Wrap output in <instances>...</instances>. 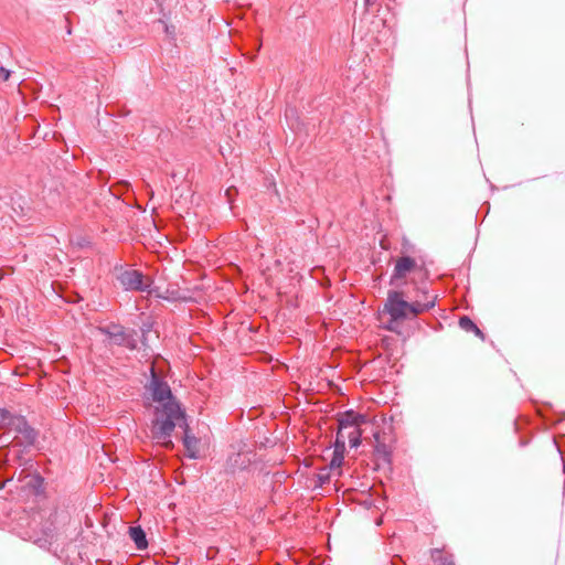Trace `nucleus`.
I'll return each instance as SVG.
<instances>
[{
    "label": "nucleus",
    "instance_id": "obj_3",
    "mask_svg": "<svg viewBox=\"0 0 565 565\" xmlns=\"http://www.w3.org/2000/svg\"><path fill=\"white\" fill-rule=\"evenodd\" d=\"M408 307L409 302L403 299V292L390 290L383 310L391 316L393 321H398L408 318Z\"/></svg>",
    "mask_w": 565,
    "mask_h": 565
},
{
    "label": "nucleus",
    "instance_id": "obj_23",
    "mask_svg": "<svg viewBox=\"0 0 565 565\" xmlns=\"http://www.w3.org/2000/svg\"><path fill=\"white\" fill-rule=\"evenodd\" d=\"M163 295H167V296H170V297H174V298H175V300H177V299H179V297H177V296L174 295V292H170V291H169V289H167V290H166V292H164Z\"/></svg>",
    "mask_w": 565,
    "mask_h": 565
},
{
    "label": "nucleus",
    "instance_id": "obj_24",
    "mask_svg": "<svg viewBox=\"0 0 565 565\" xmlns=\"http://www.w3.org/2000/svg\"><path fill=\"white\" fill-rule=\"evenodd\" d=\"M166 32H167L168 34H171V33H172L171 29H170L168 25H166Z\"/></svg>",
    "mask_w": 565,
    "mask_h": 565
},
{
    "label": "nucleus",
    "instance_id": "obj_10",
    "mask_svg": "<svg viewBox=\"0 0 565 565\" xmlns=\"http://www.w3.org/2000/svg\"><path fill=\"white\" fill-rule=\"evenodd\" d=\"M435 305H436V296L431 297L426 302L414 301V302L409 303L408 313H412L413 316H417L419 313L430 310L431 308L435 307Z\"/></svg>",
    "mask_w": 565,
    "mask_h": 565
},
{
    "label": "nucleus",
    "instance_id": "obj_1",
    "mask_svg": "<svg viewBox=\"0 0 565 565\" xmlns=\"http://www.w3.org/2000/svg\"><path fill=\"white\" fill-rule=\"evenodd\" d=\"M150 372L151 377L146 388L151 393L152 401L160 404L154 408V418L151 425L152 438L171 444L172 431L178 422L184 419V413L174 399L169 384L157 374L153 367Z\"/></svg>",
    "mask_w": 565,
    "mask_h": 565
},
{
    "label": "nucleus",
    "instance_id": "obj_19",
    "mask_svg": "<svg viewBox=\"0 0 565 565\" xmlns=\"http://www.w3.org/2000/svg\"><path fill=\"white\" fill-rule=\"evenodd\" d=\"M376 452L377 454H382L383 455V458L384 460L388 461L390 460V452L386 450V446L385 445H379L376 447Z\"/></svg>",
    "mask_w": 565,
    "mask_h": 565
},
{
    "label": "nucleus",
    "instance_id": "obj_8",
    "mask_svg": "<svg viewBox=\"0 0 565 565\" xmlns=\"http://www.w3.org/2000/svg\"><path fill=\"white\" fill-rule=\"evenodd\" d=\"M57 539V531L55 526L50 524L43 529L42 536L35 540V543L42 548H49Z\"/></svg>",
    "mask_w": 565,
    "mask_h": 565
},
{
    "label": "nucleus",
    "instance_id": "obj_15",
    "mask_svg": "<svg viewBox=\"0 0 565 565\" xmlns=\"http://www.w3.org/2000/svg\"><path fill=\"white\" fill-rule=\"evenodd\" d=\"M147 282H150V289L153 290L151 292H147L149 296H154L157 298L166 299V300H175L174 297L163 295L158 287L153 286V281L149 277L147 279Z\"/></svg>",
    "mask_w": 565,
    "mask_h": 565
},
{
    "label": "nucleus",
    "instance_id": "obj_22",
    "mask_svg": "<svg viewBox=\"0 0 565 565\" xmlns=\"http://www.w3.org/2000/svg\"><path fill=\"white\" fill-rule=\"evenodd\" d=\"M10 417V413L7 409L0 408V424L4 423Z\"/></svg>",
    "mask_w": 565,
    "mask_h": 565
},
{
    "label": "nucleus",
    "instance_id": "obj_14",
    "mask_svg": "<svg viewBox=\"0 0 565 565\" xmlns=\"http://www.w3.org/2000/svg\"><path fill=\"white\" fill-rule=\"evenodd\" d=\"M344 451H345V434L338 430L333 452L344 455Z\"/></svg>",
    "mask_w": 565,
    "mask_h": 565
},
{
    "label": "nucleus",
    "instance_id": "obj_5",
    "mask_svg": "<svg viewBox=\"0 0 565 565\" xmlns=\"http://www.w3.org/2000/svg\"><path fill=\"white\" fill-rule=\"evenodd\" d=\"M416 267V262L409 256H403L396 260L393 274L391 276V284L396 280L405 278L406 275Z\"/></svg>",
    "mask_w": 565,
    "mask_h": 565
},
{
    "label": "nucleus",
    "instance_id": "obj_9",
    "mask_svg": "<svg viewBox=\"0 0 565 565\" xmlns=\"http://www.w3.org/2000/svg\"><path fill=\"white\" fill-rule=\"evenodd\" d=\"M129 536L134 541L137 550H145L148 547L146 532L141 526H130Z\"/></svg>",
    "mask_w": 565,
    "mask_h": 565
},
{
    "label": "nucleus",
    "instance_id": "obj_2",
    "mask_svg": "<svg viewBox=\"0 0 565 565\" xmlns=\"http://www.w3.org/2000/svg\"><path fill=\"white\" fill-rule=\"evenodd\" d=\"M116 278L125 291H152L150 282H147L148 277L137 269H122Z\"/></svg>",
    "mask_w": 565,
    "mask_h": 565
},
{
    "label": "nucleus",
    "instance_id": "obj_17",
    "mask_svg": "<svg viewBox=\"0 0 565 565\" xmlns=\"http://www.w3.org/2000/svg\"><path fill=\"white\" fill-rule=\"evenodd\" d=\"M343 460H344V455L333 452L332 459L330 461V469L341 468Z\"/></svg>",
    "mask_w": 565,
    "mask_h": 565
},
{
    "label": "nucleus",
    "instance_id": "obj_21",
    "mask_svg": "<svg viewBox=\"0 0 565 565\" xmlns=\"http://www.w3.org/2000/svg\"><path fill=\"white\" fill-rule=\"evenodd\" d=\"M0 77L2 81H8L10 77V71L1 66L0 67Z\"/></svg>",
    "mask_w": 565,
    "mask_h": 565
},
{
    "label": "nucleus",
    "instance_id": "obj_16",
    "mask_svg": "<svg viewBox=\"0 0 565 565\" xmlns=\"http://www.w3.org/2000/svg\"><path fill=\"white\" fill-rule=\"evenodd\" d=\"M330 481V473L324 468L317 475V484L318 487H322L323 484L328 483Z\"/></svg>",
    "mask_w": 565,
    "mask_h": 565
},
{
    "label": "nucleus",
    "instance_id": "obj_26",
    "mask_svg": "<svg viewBox=\"0 0 565 565\" xmlns=\"http://www.w3.org/2000/svg\"><path fill=\"white\" fill-rule=\"evenodd\" d=\"M245 466H246V462H245V461H242V463H241V466H239V467H241V468H244Z\"/></svg>",
    "mask_w": 565,
    "mask_h": 565
},
{
    "label": "nucleus",
    "instance_id": "obj_12",
    "mask_svg": "<svg viewBox=\"0 0 565 565\" xmlns=\"http://www.w3.org/2000/svg\"><path fill=\"white\" fill-rule=\"evenodd\" d=\"M431 558L435 565H454V556L451 554L445 553L443 550H433Z\"/></svg>",
    "mask_w": 565,
    "mask_h": 565
},
{
    "label": "nucleus",
    "instance_id": "obj_6",
    "mask_svg": "<svg viewBox=\"0 0 565 565\" xmlns=\"http://www.w3.org/2000/svg\"><path fill=\"white\" fill-rule=\"evenodd\" d=\"M100 332L106 334L114 344L121 345L125 341V328L120 324H110L107 327L99 328Z\"/></svg>",
    "mask_w": 565,
    "mask_h": 565
},
{
    "label": "nucleus",
    "instance_id": "obj_18",
    "mask_svg": "<svg viewBox=\"0 0 565 565\" xmlns=\"http://www.w3.org/2000/svg\"><path fill=\"white\" fill-rule=\"evenodd\" d=\"M125 341H126V343H122L120 347H126L130 350H134L136 348V341L131 335L126 333Z\"/></svg>",
    "mask_w": 565,
    "mask_h": 565
},
{
    "label": "nucleus",
    "instance_id": "obj_20",
    "mask_svg": "<svg viewBox=\"0 0 565 565\" xmlns=\"http://www.w3.org/2000/svg\"><path fill=\"white\" fill-rule=\"evenodd\" d=\"M24 426H25V429H24L25 436H26L28 438H32V439H33V438L35 437V431H34V429H33V428H31L30 426H28V424H26V423H24Z\"/></svg>",
    "mask_w": 565,
    "mask_h": 565
},
{
    "label": "nucleus",
    "instance_id": "obj_13",
    "mask_svg": "<svg viewBox=\"0 0 565 565\" xmlns=\"http://www.w3.org/2000/svg\"><path fill=\"white\" fill-rule=\"evenodd\" d=\"M349 441L351 448H356L361 444L360 428H351L345 430V441Z\"/></svg>",
    "mask_w": 565,
    "mask_h": 565
},
{
    "label": "nucleus",
    "instance_id": "obj_4",
    "mask_svg": "<svg viewBox=\"0 0 565 565\" xmlns=\"http://www.w3.org/2000/svg\"><path fill=\"white\" fill-rule=\"evenodd\" d=\"M339 429L345 434L347 429L360 428L361 425L366 423V417L363 414L355 413L352 409L345 411L338 419Z\"/></svg>",
    "mask_w": 565,
    "mask_h": 565
},
{
    "label": "nucleus",
    "instance_id": "obj_7",
    "mask_svg": "<svg viewBox=\"0 0 565 565\" xmlns=\"http://www.w3.org/2000/svg\"><path fill=\"white\" fill-rule=\"evenodd\" d=\"M185 434L183 437V446L188 454V457L191 459L199 458V439L195 436L189 434V427L185 424Z\"/></svg>",
    "mask_w": 565,
    "mask_h": 565
},
{
    "label": "nucleus",
    "instance_id": "obj_11",
    "mask_svg": "<svg viewBox=\"0 0 565 565\" xmlns=\"http://www.w3.org/2000/svg\"><path fill=\"white\" fill-rule=\"evenodd\" d=\"M459 327L462 330H465L466 332H473L481 340H484L483 332L478 328V326L468 316H462L459 319Z\"/></svg>",
    "mask_w": 565,
    "mask_h": 565
},
{
    "label": "nucleus",
    "instance_id": "obj_25",
    "mask_svg": "<svg viewBox=\"0 0 565 565\" xmlns=\"http://www.w3.org/2000/svg\"><path fill=\"white\" fill-rule=\"evenodd\" d=\"M232 467L237 466V459L234 460V463H231Z\"/></svg>",
    "mask_w": 565,
    "mask_h": 565
}]
</instances>
